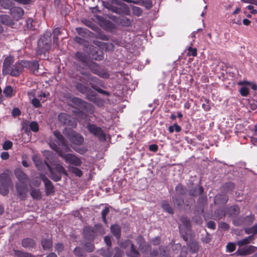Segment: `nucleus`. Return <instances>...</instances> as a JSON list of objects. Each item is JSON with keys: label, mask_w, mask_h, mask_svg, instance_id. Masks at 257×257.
<instances>
[{"label": "nucleus", "mask_w": 257, "mask_h": 257, "mask_svg": "<svg viewBox=\"0 0 257 257\" xmlns=\"http://www.w3.org/2000/svg\"><path fill=\"white\" fill-rule=\"evenodd\" d=\"M97 67V66H96V67L92 66L91 67V69H90V70L92 71V72L93 73L97 74L99 75L100 77H101L102 78H108L109 77V74L107 72H99V73H98L97 69L95 68V67Z\"/></svg>", "instance_id": "obj_44"}, {"label": "nucleus", "mask_w": 257, "mask_h": 257, "mask_svg": "<svg viewBox=\"0 0 257 257\" xmlns=\"http://www.w3.org/2000/svg\"><path fill=\"white\" fill-rule=\"evenodd\" d=\"M22 246L25 248L32 249L36 248V243L33 238L26 237L22 239Z\"/></svg>", "instance_id": "obj_18"}, {"label": "nucleus", "mask_w": 257, "mask_h": 257, "mask_svg": "<svg viewBox=\"0 0 257 257\" xmlns=\"http://www.w3.org/2000/svg\"><path fill=\"white\" fill-rule=\"evenodd\" d=\"M23 67L24 68L29 69L34 74L37 75L39 72V64L37 60L28 61L26 60H22Z\"/></svg>", "instance_id": "obj_10"}, {"label": "nucleus", "mask_w": 257, "mask_h": 257, "mask_svg": "<svg viewBox=\"0 0 257 257\" xmlns=\"http://www.w3.org/2000/svg\"><path fill=\"white\" fill-rule=\"evenodd\" d=\"M52 34L50 31H47L40 37L38 42L39 53L41 54L48 52L51 48Z\"/></svg>", "instance_id": "obj_1"}, {"label": "nucleus", "mask_w": 257, "mask_h": 257, "mask_svg": "<svg viewBox=\"0 0 257 257\" xmlns=\"http://www.w3.org/2000/svg\"><path fill=\"white\" fill-rule=\"evenodd\" d=\"M120 25L123 27H129L131 25V21L128 18L123 17L120 19Z\"/></svg>", "instance_id": "obj_45"}, {"label": "nucleus", "mask_w": 257, "mask_h": 257, "mask_svg": "<svg viewBox=\"0 0 257 257\" xmlns=\"http://www.w3.org/2000/svg\"><path fill=\"white\" fill-rule=\"evenodd\" d=\"M70 101L75 105L72 106L74 108L78 107L90 113H92L94 112V108L92 104L78 97H72L71 98Z\"/></svg>", "instance_id": "obj_5"}, {"label": "nucleus", "mask_w": 257, "mask_h": 257, "mask_svg": "<svg viewBox=\"0 0 257 257\" xmlns=\"http://www.w3.org/2000/svg\"><path fill=\"white\" fill-rule=\"evenodd\" d=\"M226 211L223 208L216 209L214 212V217L216 220H219L225 216Z\"/></svg>", "instance_id": "obj_38"}, {"label": "nucleus", "mask_w": 257, "mask_h": 257, "mask_svg": "<svg viewBox=\"0 0 257 257\" xmlns=\"http://www.w3.org/2000/svg\"><path fill=\"white\" fill-rule=\"evenodd\" d=\"M101 228L102 225L100 224H95L94 226H84L83 229V234L84 238L93 241L96 238Z\"/></svg>", "instance_id": "obj_3"}, {"label": "nucleus", "mask_w": 257, "mask_h": 257, "mask_svg": "<svg viewBox=\"0 0 257 257\" xmlns=\"http://www.w3.org/2000/svg\"><path fill=\"white\" fill-rule=\"evenodd\" d=\"M234 188V183L232 182H228L222 185L221 190L225 193H228L232 192Z\"/></svg>", "instance_id": "obj_26"}, {"label": "nucleus", "mask_w": 257, "mask_h": 257, "mask_svg": "<svg viewBox=\"0 0 257 257\" xmlns=\"http://www.w3.org/2000/svg\"><path fill=\"white\" fill-rule=\"evenodd\" d=\"M86 98L87 100L95 102L96 100L95 93L90 89V91L86 93Z\"/></svg>", "instance_id": "obj_47"}, {"label": "nucleus", "mask_w": 257, "mask_h": 257, "mask_svg": "<svg viewBox=\"0 0 257 257\" xmlns=\"http://www.w3.org/2000/svg\"><path fill=\"white\" fill-rule=\"evenodd\" d=\"M29 125L30 122L28 120L24 121L22 123V130H24L26 134H28L30 132Z\"/></svg>", "instance_id": "obj_51"}, {"label": "nucleus", "mask_w": 257, "mask_h": 257, "mask_svg": "<svg viewBox=\"0 0 257 257\" xmlns=\"http://www.w3.org/2000/svg\"><path fill=\"white\" fill-rule=\"evenodd\" d=\"M0 22L4 25L8 26H13L14 25V21L7 15H0Z\"/></svg>", "instance_id": "obj_25"}, {"label": "nucleus", "mask_w": 257, "mask_h": 257, "mask_svg": "<svg viewBox=\"0 0 257 257\" xmlns=\"http://www.w3.org/2000/svg\"><path fill=\"white\" fill-rule=\"evenodd\" d=\"M77 90L82 94H86L90 91V88L82 83H78L76 85Z\"/></svg>", "instance_id": "obj_28"}, {"label": "nucleus", "mask_w": 257, "mask_h": 257, "mask_svg": "<svg viewBox=\"0 0 257 257\" xmlns=\"http://www.w3.org/2000/svg\"><path fill=\"white\" fill-rule=\"evenodd\" d=\"M73 253L76 257H83L85 256L83 249L79 246H77L74 249Z\"/></svg>", "instance_id": "obj_43"}, {"label": "nucleus", "mask_w": 257, "mask_h": 257, "mask_svg": "<svg viewBox=\"0 0 257 257\" xmlns=\"http://www.w3.org/2000/svg\"><path fill=\"white\" fill-rule=\"evenodd\" d=\"M53 134L54 136L57 139L59 143H60L62 146H66L67 145L66 139L60 132L54 131Z\"/></svg>", "instance_id": "obj_33"}, {"label": "nucleus", "mask_w": 257, "mask_h": 257, "mask_svg": "<svg viewBox=\"0 0 257 257\" xmlns=\"http://www.w3.org/2000/svg\"><path fill=\"white\" fill-rule=\"evenodd\" d=\"M3 92L6 97H11L13 95V89L11 86H7Z\"/></svg>", "instance_id": "obj_49"}, {"label": "nucleus", "mask_w": 257, "mask_h": 257, "mask_svg": "<svg viewBox=\"0 0 257 257\" xmlns=\"http://www.w3.org/2000/svg\"><path fill=\"white\" fill-rule=\"evenodd\" d=\"M54 170L60 175H63L68 176V174L64 168V167L61 164H56L55 165Z\"/></svg>", "instance_id": "obj_37"}, {"label": "nucleus", "mask_w": 257, "mask_h": 257, "mask_svg": "<svg viewBox=\"0 0 257 257\" xmlns=\"http://www.w3.org/2000/svg\"><path fill=\"white\" fill-rule=\"evenodd\" d=\"M215 200L221 204H225L228 200V198L226 195L218 194L215 196Z\"/></svg>", "instance_id": "obj_40"}, {"label": "nucleus", "mask_w": 257, "mask_h": 257, "mask_svg": "<svg viewBox=\"0 0 257 257\" xmlns=\"http://www.w3.org/2000/svg\"><path fill=\"white\" fill-rule=\"evenodd\" d=\"M15 175L19 183H27L29 180L28 176L21 169H17L15 171Z\"/></svg>", "instance_id": "obj_21"}, {"label": "nucleus", "mask_w": 257, "mask_h": 257, "mask_svg": "<svg viewBox=\"0 0 257 257\" xmlns=\"http://www.w3.org/2000/svg\"><path fill=\"white\" fill-rule=\"evenodd\" d=\"M126 254L127 257H139L140 254L139 249L133 242L130 248L126 251Z\"/></svg>", "instance_id": "obj_22"}, {"label": "nucleus", "mask_w": 257, "mask_h": 257, "mask_svg": "<svg viewBox=\"0 0 257 257\" xmlns=\"http://www.w3.org/2000/svg\"><path fill=\"white\" fill-rule=\"evenodd\" d=\"M30 195L33 199L37 200H40L42 198V193L39 189L32 188Z\"/></svg>", "instance_id": "obj_34"}, {"label": "nucleus", "mask_w": 257, "mask_h": 257, "mask_svg": "<svg viewBox=\"0 0 257 257\" xmlns=\"http://www.w3.org/2000/svg\"><path fill=\"white\" fill-rule=\"evenodd\" d=\"M95 44L101 48H105L106 50H108V46L109 44L108 43H104V42H97L94 43Z\"/></svg>", "instance_id": "obj_62"}, {"label": "nucleus", "mask_w": 257, "mask_h": 257, "mask_svg": "<svg viewBox=\"0 0 257 257\" xmlns=\"http://www.w3.org/2000/svg\"><path fill=\"white\" fill-rule=\"evenodd\" d=\"M59 156L62 158L67 164L76 167H80L82 165V162L81 159L74 154L60 152Z\"/></svg>", "instance_id": "obj_6"}, {"label": "nucleus", "mask_w": 257, "mask_h": 257, "mask_svg": "<svg viewBox=\"0 0 257 257\" xmlns=\"http://www.w3.org/2000/svg\"><path fill=\"white\" fill-rule=\"evenodd\" d=\"M87 78L89 79H91L92 80V82H90V84L93 89H94V90L97 91L98 92H99L101 94L105 95L106 96H109L110 95L109 92L105 91V90L101 89L98 86H97L96 85H95V84L93 83V82H96V83L97 82L98 79H97L96 78H95L94 77H92L90 75H88Z\"/></svg>", "instance_id": "obj_17"}, {"label": "nucleus", "mask_w": 257, "mask_h": 257, "mask_svg": "<svg viewBox=\"0 0 257 257\" xmlns=\"http://www.w3.org/2000/svg\"><path fill=\"white\" fill-rule=\"evenodd\" d=\"M74 58L76 60L82 62L85 65L88 66L90 69H91L92 66H98V64L95 62H92L89 64L87 56L83 52H77L74 55Z\"/></svg>", "instance_id": "obj_13"}, {"label": "nucleus", "mask_w": 257, "mask_h": 257, "mask_svg": "<svg viewBox=\"0 0 257 257\" xmlns=\"http://www.w3.org/2000/svg\"><path fill=\"white\" fill-rule=\"evenodd\" d=\"M104 241L108 247H111L112 243H111V238L110 236H108V235L105 236L104 237Z\"/></svg>", "instance_id": "obj_64"}, {"label": "nucleus", "mask_w": 257, "mask_h": 257, "mask_svg": "<svg viewBox=\"0 0 257 257\" xmlns=\"http://www.w3.org/2000/svg\"><path fill=\"white\" fill-rule=\"evenodd\" d=\"M40 177L44 183L46 195L49 196L53 194L55 192V188L52 182L43 174H41Z\"/></svg>", "instance_id": "obj_12"}, {"label": "nucleus", "mask_w": 257, "mask_h": 257, "mask_svg": "<svg viewBox=\"0 0 257 257\" xmlns=\"http://www.w3.org/2000/svg\"><path fill=\"white\" fill-rule=\"evenodd\" d=\"M13 145V143L11 141H5L3 145V148L5 150H8L11 149Z\"/></svg>", "instance_id": "obj_55"}, {"label": "nucleus", "mask_w": 257, "mask_h": 257, "mask_svg": "<svg viewBox=\"0 0 257 257\" xmlns=\"http://www.w3.org/2000/svg\"><path fill=\"white\" fill-rule=\"evenodd\" d=\"M240 212V208L237 205H232L228 209V214L230 216L236 217Z\"/></svg>", "instance_id": "obj_30"}, {"label": "nucleus", "mask_w": 257, "mask_h": 257, "mask_svg": "<svg viewBox=\"0 0 257 257\" xmlns=\"http://www.w3.org/2000/svg\"><path fill=\"white\" fill-rule=\"evenodd\" d=\"M239 92L242 96H246L249 94V89L246 87H243L240 89Z\"/></svg>", "instance_id": "obj_61"}, {"label": "nucleus", "mask_w": 257, "mask_h": 257, "mask_svg": "<svg viewBox=\"0 0 257 257\" xmlns=\"http://www.w3.org/2000/svg\"><path fill=\"white\" fill-rule=\"evenodd\" d=\"M109 211V208L108 207H106L104 209H103L101 211V216L103 221L106 223H107V220H106V215L108 213Z\"/></svg>", "instance_id": "obj_53"}, {"label": "nucleus", "mask_w": 257, "mask_h": 257, "mask_svg": "<svg viewBox=\"0 0 257 257\" xmlns=\"http://www.w3.org/2000/svg\"><path fill=\"white\" fill-rule=\"evenodd\" d=\"M133 243V241L130 239H126L123 241H121L118 243L120 247L125 249Z\"/></svg>", "instance_id": "obj_48"}, {"label": "nucleus", "mask_w": 257, "mask_h": 257, "mask_svg": "<svg viewBox=\"0 0 257 257\" xmlns=\"http://www.w3.org/2000/svg\"><path fill=\"white\" fill-rule=\"evenodd\" d=\"M92 58L96 61H100L103 59L104 55L102 51L97 48H94L91 51Z\"/></svg>", "instance_id": "obj_20"}, {"label": "nucleus", "mask_w": 257, "mask_h": 257, "mask_svg": "<svg viewBox=\"0 0 257 257\" xmlns=\"http://www.w3.org/2000/svg\"><path fill=\"white\" fill-rule=\"evenodd\" d=\"M172 201L174 205L177 206L178 207L182 206L184 203V198L181 196H178L173 197Z\"/></svg>", "instance_id": "obj_39"}, {"label": "nucleus", "mask_w": 257, "mask_h": 257, "mask_svg": "<svg viewBox=\"0 0 257 257\" xmlns=\"http://www.w3.org/2000/svg\"><path fill=\"white\" fill-rule=\"evenodd\" d=\"M133 13L135 16L137 17L141 16L143 13L142 9L138 7L134 6L132 8Z\"/></svg>", "instance_id": "obj_50"}, {"label": "nucleus", "mask_w": 257, "mask_h": 257, "mask_svg": "<svg viewBox=\"0 0 257 257\" xmlns=\"http://www.w3.org/2000/svg\"><path fill=\"white\" fill-rule=\"evenodd\" d=\"M236 246L234 243L229 242L226 245V249L229 252H232L235 250Z\"/></svg>", "instance_id": "obj_58"}, {"label": "nucleus", "mask_w": 257, "mask_h": 257, "mask_svg": "<svg viewBox=\"0 0 257 257\" xmlns=\"http://www.w3.org/2000/svg\"><path fill=\"white\" fill-rule=\"evenodd\" d=\"M59 121L64 125L72 127L76 126L75 120L69 114L62 112L58 116Z\"/></svg>", "instance_id": "obj_9"}, {"label": "nucleus", "mask_w": 257, "mask_h": 257, "mask_svg": "<svg viewBox=\"0 0 257 257\" xmlns=\"http://www.w3.org/2000/svg\"><path fill=\"white\" fill-rule=\"evenodd\" d=\"M136 240V242H137V244L139 245V249L140 250H143L144 248L146 246L149 247H150V246L149 245H146L145 239L144 237L141 235L137 236Z\"/></svg>", "instance_id": "obj_29"}, {"label": "nucleus", "mask_w": 257, "mask_h": 257, "mask_svg": "<svg viewBox=\"0 0 257 257\" xmlns=\"http://www.w3.org/2000/svg\"><path fill=\"white\" fill-rule=\"evenodd\" d=\"M115 251L113 257H122V255L123 253V251L118 247H115L114 248Z\"/></svg>", "instance_id": "obj_59"}, {"label": "nucleus", "mask_w": 257, "mask_h": 257, "mask_svg": "<svg viewBox=\"0 0 257 257\" xmlns=\"http://www.w3.org/2000/svg\"><path fill=\"white\" fill-rule=\"evenodd\" d=\"M110 248L108 247L106 249H100L99 251V254L104 257H111L113 254V252Z\"/></svg>", "instance_id": "obj_42"}, {"label": "nucleus", "mask_w": 257, "mask_h": 257, "mask_svg": "<svg viewBox=\"0 0 257 257\" xmlns=\"http://www.w3.org/2000/svg\"><path fill=\"white\" fill-rule=\"evenodd\" d=\"M86 128L91 135L97 138L99 141L101 142L106 141V135L100 127L95 124L89 122L86 125Z\"/></svg>", "instance_id": "obj_4"}, {"label": "nucleus", "mask_w": 257, "mask_h": 257, "mask_svg": "<svg viewBox=\"0 0 257 257\" xmlns=\"http://www.w3.org/2000/svg\"><path fill=\"white\" fill-rule=\"evenodd\" d=\"M30 130L34 133H37L39 131V126L37 121H33L30 123Z\"/></svg>", "instance_id": "obj_46"}, {"label": "nucleus", "mask_w": 257, "mask_h": 257, "mask_svg": "<svg viewBox=\"0 0 257 257\" xmlns=\"http://www.w3.org/2000/svg\"><path fill=\"white\" fill-rule=\"evenodd\" d=\"M254 247L252 245H249L243 248L238 249L236 252L237 254L241 255H248L254 252Z\"/></svg>", "instance_id": "obj_23"}, {"label": "nucleus", "mask_w": 257, "mask_h": 257, "mask_svg": "<svg viewBox=\"0 0 257 257\" xmlns=\"http://www.w3.org/2000/svg\"><path fill=\"white\" fill-rule=\"evenodd\" d=\"M85 247L88 252H92L94 249V244L90 242H88L85 243Z\"/></svg>", "instance_id": "obj_57"}, {"label": "nucleus", "mask_w": 257, "mask_h": 257, "mask_svg": "<svg viewBox=\"0 0 257 257\" xmlns=\"http://www.w3.org/2000/svg\"><path fill=\"white\" fill-rule=\"evenodd\" d=\"M10 14L16 21L22 19L24 15V10L18 7H14L10 9Z\"/></svg>", "instance_id": "obj_16"}, {"label": "nucleus", "mask_w": 257, "mask_h": 257, "mask_svg": "<svg viewBox=\"0 0 257 257\" xmlns=\"http://www.w3.org/2000/svg\"><path fill=\"white\" fill-rule=\"evenodd\" d=\"M107 8L112 12L119 15H129L130 14L128 7L124 4H118V6L109 5Z\"/></svg>", "instance_id": "obj_8"}, {"label": "nucleus", "mask_w": 257, "mask_h": 257, "mask_svg": "<svg viewBox=\"0 0 257 257\" xmlns=\"http://www.w3.org/2000/svg\"><path fill=\"white\" fill-rule=\"evenodd\" d=\"M14 254L17 257H36L31 253L24 252L20 250L14 249Z\"/></svg>", "instance_id": "obj_36"}, {"label": "nucleus", "mask_w": 257, "mask_h": 257, "mask_svg": "<svg viewBox=\"0 0 257 257\" xmlns=\"http://www.w3.org/2000/svg\"><path fill=\"white\" fill-rule=\"evenodd\" d=\"M32 103L36 108H40L42 106L40 101L36 98H34L32 100Z\"/></svg>", "instance_id": "obj_60"}, {"label": "nucleus", "mask_w": 257, "mask_h": 257, "mask_svg": "<svg viewBox=\"0 0 257 257\" xmlns=\"http://www.w3.org/2000/svg\"><path fill=\"white\" fill-rule=\"evenodd\" d=\"M254 239V236L253 235H251L238 241L236 243L239 246H242L243 245L249 244L250 241Z\"/></svg>", "instance_id": "obj_31"}, {"label": "nucleus", "mask_w": 257, "mask_h": 257, "mask_svg": "<svg viewBox=\"0 0 257 257\" xmlns=\"http://www.w3.org/2000/svg\"><path fill=\"white\" fill-rule=\"evenodd\" d=\"M14 62V58L13 56H7L4 60L3 64L2 73L4 75H8L10 69Z\"/></svg>", "instance_id": "obj_14"}, {"label": "nucleus", "mask_w": 257, "mask_h": 257, "mask_svg": "<svg viewBox=\"0 0 257 257\" xmlns=\"http://www.w3.org/2000/svg\"><path fill=\"white\" fill-rule=\"evenodd\" d=\"M52 244L53 242L51 239L43 238L41 240V245L44 250L51 248Z\"/></svg>", "instance_id": "obj_32"}, {"label": "nucleus", "mask_w": 257, "mask_h": 257, "mask_svg": "<svg viewBox=\"0 0 257 257\" xmlns=\"http://www.w3.org/2000/svg\"><path fill=\"white\" fill-rule=\"evenodd\" d=\"M0 182L2 185V186L0 187V193L6 196L8 194L10 187L13 186L8 170H6L0 174Z\"/></svg>", "instance_id": "obj_2"}, {"label": "nucleus", "mask_w": 257, "mask_h": 257, "mask_svg": "<svg viewBox=\"0 0 257 257\" xmlns=\"http://www.w3.org/2000/svg\"><path fill=\"white\" fill-rule=\"evenodd\" d=\"M142 5L147 9H151L153 7V4L151 0H143Z\"/></svg>", "instance_id": "obj_56"}, {"label": "nucleus", "mask_w": 257, "mask_h": 257, "mask_svg": "<svg viewBox=\"0 0 257 257\" xmlns=\"http://www.w3.org/2000/svg\"><path fill=\"white\" fill-rule=\"evenodd\" d=\"M110 229L111 233L117 240H119L121 236V226L117 224H114L110 226Z\"/></svg>", "instance_id": "obj_19"}, {"label": "nucleus", "mask_w": 257, "mask_h": 257, "mask_svg": "<svg viewBox=\"0 0 257 257\" xmlns=\"http://www.w3.org/2000/svg\"><path fill=\"white\" fill-rule=\"evenodd\" d=\"M64 249V244L62 243L59 242L55 244V249L58 254L62 252Z\"/></svg>", "instance_id": "obj_54"}, {"label": "nucleus", "mask_w": 257, "mask_h": 257, "mask_svg": "<svg viewBox=\"0 0 257 257\" xmlns=\"http://www.w3.org/2000/svg\"><path fill=\"white\" fill-rule=\"evenodd\" d=\"M177 196L183 197L187 193V189L181 184H178L175 188Z\"/></svg>", "instance_id": "obj_27"}, {"label": "nucleus", "mask_w": 257, "mask_h": 257, "mask_svg": "<svg viewBox=\"0 0 257 257\" xmlns=\"http://www.w3.org/2000/svg\"><path fill=\"white\" fill-rule=\"evenodd\" d=\"M46 165L50 173L51 178L54 181L57 182L61 180V175L56 174L50 165L47 162H45Z\"/></svg>", "instance_id": "obj_24"}, {"label": "nucleus", "mask_w": 257, "mask_h": 257, "mask_svg": "<svg viewBox=\"0 0 257 257\" xmlns=\"http://www.w3.org/2000/svg\"><path fill=\"white\" fill-rule=\"evenodd\" d=\"M65 135L73 145L80 146L82 145L84 142L83 137L81 134L74 131L71 130Z\"/></svg>", "instance_id": "obj_7"}, {"label": "nucleus", "mask_w": 257, "mask_h": 257, "mask_svg": "<svg viewBox=\"0 0 257 257\" xmlns=\"http://www.w3.org/2000/svg\"><path fill=\"white\" fill-rule=\"evenodd\" d=\"M161 206L162 208L166 212L171 214H173L174 213V210L173 208L167 201H163L162 203Z\"/></svg>", "instance_id": "obj_41"}, {"label": "nucleus", "mask_w": 257, "mask_h": 257, "mask_svg": "<svg viewBox=\"0 0 257 257\" xmlns=\"http://www.w3.org/2000/svg\"><path fill=\"white\" fill-rule=\"evenodd\" d=\"M16 188L19 197L22 200H24L27 192V183H17L16 184Z\"/></svg>", "instance_id": "obj_15"}, {"label": "nucleus", "mask_w": 257, "mask_h": 257, "mask_svg": "<svg viewBox=\"0 0 257 257\" xmlns=\"http://www.w3.org/2000/svg\"><path fill=\"white\" fill-rule=\"evenodd\" d=\"M180 221L184 224L186 228H188L190 227V220L188 219L186 217H182L180 218Z\"/></svg>", "instance_id": "obj_63"}, {"label": "nucleus", "mask_w": 257, "mask_h": 257, "mask_svg": "<svg viewBox=\"0 0 257 257\" xmlns=\"http://www.w3.org/2000/svg\"><path fill=\"white\" fill-rule=\"evenodd\" d=\"M34 21L32 18H29L26 20V27L28 29L34 30L35 28L33 23Z\"/></svg>", "instance_id": "obj_52"}, {"label": "nucleus", "mask_w": 257, "mask_h": 257, "mask_svg": "<svg viewBox=\"0 0 257 257\" xmlns=\"http://www.w3.org/2000/svg\"><path fill=\"white\" fill-rule=\"evenodd\" d=\"M68 169L69 172L77 177H81L83 175V172L77 167L70 166L68 167Z\"/></svg>", "instance_id": "obj_35"}, {"label": "nucleus", "mask_w": 257, "mask_h": 257, "mask_svg": "<svg viewBox=\"0 0 257 257\" xmlns=\"http://www.w3.org/2000/svg\"><path fill=\"white\" fill-rule=\"evenodd\" d=\"M24 67L22 60L16 62L12 65L8 75L13 77H18L23 72Z\"/></svg>", "instance_id": "obj_11"}]
</instances>
